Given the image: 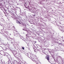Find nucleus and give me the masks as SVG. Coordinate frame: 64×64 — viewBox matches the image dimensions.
<instances>
[{"instance_id":"obj_1","label":"nucleus","mask_w":64,"mask_h":64,"mask_svg":"<svg viewBox=\"0 0 64 64\" xmlns=\"http://www.w3.org/2000/svg\"><path fill=\"white\" fill-rule=\"evenodd\" d=\"M14 35H16V36H18L19 34V33L18 32L16 31H15L14 32Z\"/></svg>"},{"instance_id":"obj_2","label":"nucleus","mask_w":64,"mask_h":64,"mask_svg":"<svg viewBox=\"0 0 64 64\" xmlns=\"http://www.w3.org/2000/svg\"><path fill=\"white\" fill-rule=\"evenodd\" d=\"M38 48H34V50L36 53H37L38 52V50H39V49H38Z\"/></svg>"},{"instance_id":"obj_3","label":"nucleus","mask_w":64,"mask_h":64,"mask_svg":"<svg viewBox=\"0 0 64 64\" xmlns=\"http://www.w3.org/2000/svg\"><path fill=\"white\" fill-rule=\"evenodd\" d=\"M16 22L17 23H18L19 24H21V22H20L18 20H16Z\"/></svg>"},{"instance_id":"obj_4","label":"nucleus","mask_w":64,"mask_h":64,"mask_svg":"<svg viewBox=\"0 0 64 64\" xmlns=\"http://www.w3.org/2000/svg\"><path fill=\"white\" fill-rule=\"evenodd\" d=\"M46 59L49 61V56H47Z\"/></svg>"},{"instance_id":"obj_5","label":"nucleus","mask_w":64,"mask_h":64,"mask_svg":"<svg viewBox=\"0 0 64 64\" xmlns=\"http://www.w3.org/2000/svg\"><path fill=\"white\" fill-rule=\"evenodd\" d=\"M3 53V51L2 50L0 51V54H2Z\"/></svg>"},{"instance_id":"obj_6","label":"nucleus","mask_w":64,"mask_h":64,"mask_svg":"<svg viewBox=\"0 0 64 64\" xmlns=\"http://www.w3.org/2000/svg\"><path fill=\"white\" fill-rule=\"evenodd\" d=\"M44 1H44V0H41V2H41V3H42V2H44Z\"/></svg>"},{"instance_id":"obj_7","label":"nucleus","mask_w":64,"mask_h":64,"mask_svg":"<svg viewBox=\"0 0 64 64\" xmlns=\"http://www.w3.org/2000/svg\"><path fill=\"white\" fill-rule=\"evenodd\" d=\"M21 24L22 25H23V26L24 25V24L23 23H21Z\"/></svg>"},{"instance_id":"obj_8","label":"nucleus","mask_w":64,"mask_h":64,"mask_svg":"<svg viewBox=\"0 0 64 64\" xmlns=\"http://www.w3.org/2000/svg\"><path fill=\"white\" fill-rule=\"evenodd\" d=\"M22 49L23 50H24V47H22Z\"/></svg>"},{"instance_id":"obj_9","label":"nucleus","mask_w":64,"mask_h":64,"mask_svg":"<svg viewBox=\"0 0 64 64\" xmlns=\"http://www.w3.org/2000/svg\"><path fill=\"white\" fill-rule=\"evenodd\" d=\"M3 29H4V28H3V29L1 30V31H3Z\"/></svg>"},{"instance_id":"obj_10","label":"nucleus","mask_w":64,"mask_h":64,"mask_svg":"<svg viewBox=\"0 0 64 64\" xmlns=\"http://www.w3.org/2000/svg\"><path fill=\"white\" fill-rule=\"evenodd\" d=\"M5 11H7V10H5Z\"/></svg>"},{"instance_id":"obj_11","label":"nucleus","mask_w":64,"mask_h":64,"mask_svg":"<svg viewBox=\"0 0 64 64\" xmlns=\"http://www.w3.org/2000/svg\"><path fill=\"white\" fill-rule=\"evenodd\" d=\"M35 43H36V42L35 41Z\"/></svg>"},{"instance_id":"obj_12","label":"nucleus","mask_w":64,"mask_h":64,"mask_svg":"<svg viewBox=\"0 0 64 64\" xmlns=\"http://www.w3.org/2000/svg\"><path fill=\"white\" fill-rule=\"evenodd\" d=\"M26 36H27V34L26 35Z\"/></svg>"},{"instance_id":"obj_13","label":"nucleus","mask_w":64,"mask_h":64,"mask_svg":"<svg viewBox=\"0 0 64 64\" xmlns=\"http://www.w3.org/2000/svg\"><path fill=\"white\" fill-rule=\"evenodd\" d=\"M3 27V28H5V27H4V26Z\"/></svg>"},{"instance_id":"obj_14","label":"nucleus","mask_w":64,"mask_h":64,"mask_svg":"<svg viewBox=\"0 0 64 64\" xmlns=\"http://www.w3.org/2000/svg\"><path fill=\"white\" fill-rule=\"evenodd\" d=\"M6 54H8L7 53H6Z\"/></svg>"},{"instance_id":"obj_15","label":"nucleus","mask_w":64,"mask_h":64,"mask_svg":"<svg viewBox=\"0 0 64 64\" xmlns=\"http://www.w3.org/2000/svg\"><path fill=\"white\" fill-rule=\"evenodd\" d=\"M44 53H45V52H44Z\"/></svg>"},{"instance_id":"obj_16","label":"nucleus","mask_w":64,"mask_h":64,"mask_svg":"<svg viewBox=\"0 0 64 64\" xmlns=\"http://www.w3.org/2000/svg\"><path fill=\"white\" fill-rule=\"evenodd\" d=\"M60 24H61V23H60Z\"/></svg>"},{"instance_id":"obj_17","label":"nucleus","mask_w":64,"mask_h":64,"mask_svg":"<svg viewBox=\"0 0 64 64\" xmlns=\"http://www.w3.org/2000/svg\"><path fill=\"white\" fill-rule=\"evenodd\" d=\"M46 1H47V0H46Z\"/></svg>"}]
</instances>
